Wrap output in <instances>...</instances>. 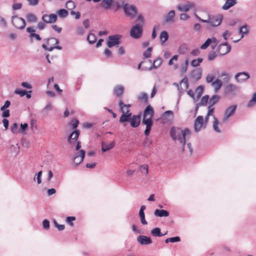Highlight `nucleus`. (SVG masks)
<instances>
[{
	"label": "nucleus",
	"instance_id": "obj_1",
	"mask_svg": "<svg viewBox=\"0 0 256 256\" xmlns=\"http://www.w3.org/2000/svg\"><path fill=\"white\" fill-rule=\"evenodd\" d=\"M171 138L182 146V151H186L190 154L192 152V148L190 143H188L185 146L186 140L190 137V132L188 128L182 130L179 128L173 127L170 130Z\"/></svg>",
	"mask_w": 256,
	"mask_h": 256
},
{
	"label": "nucleus",
	"instance_id": "obj_2",
	"mask_svg": "<svg viewBox=\"0 0 256 256\" xmlns=\"http://www.w3.org/2000/svg\"><path fill=\"white\" fill-rule=\"evenodd\" d=\"M195 16L200 22L209 24L212 26H216L220 25L222 20V15L210 16L207 20L202 19L196 14H195Z\"/></svg>",
	"mask_w": 256,
	"mask_h": 256
},
{
	"label": "nucleus",
	"instance_id": "obj_3",
	"mask_svg": "<svg viewBox=\"0 0 256 256\" xmlns=\"http://www.w3.org/2000/svg\"><path fill=\"white\" fill-rule=\"evenodd\" d=\"M11 22L12 25L18 29L22 30L26 26L25 20L18 16H12L11 18Z\"/></svg>",
	"mask_w": 256,
	"mask_h": 256
},
{
	"label": "nucleus",
	"instance_id": "obj_4",
	"mask_svg": "<svg viewBox=\"0 0 256 256\" xmlns=\"http://www.w3.org/2000/svg\"><path fill=\"white\" fill-rule=\"evenodd\" d=\"M237 106L236 105H232L226 108L224 112L222 122H227L229 118L232 116L235 113Z\"/></svg>",
	"mask_w": 256,
	"mask_h": 256
},
{
	"label": "nucleus",
	"instance_id": "obj_5",
	"mask_svg": "<svg viewBox=\"0 0 256 256\" xmlns=\"http://www.w3.org/2000/svg\"><path fill=\"white\" fill-rule=\"evenodd\" d=\"M122 38V36L118 34H115L108 36L107 41V46L111 48L113 46H118L120 43V39Z\"/></svg>",
	"mask_w": 256,
	"mask_h": 256
},
{
	"label": "nucleus",
	"instance_id": "obj_6",
	"mask_svg": "<svg viewBox=\"0 0 256 256\" xmlns=\"http://www.w3.org/2000/svg\"><path fill=\"white\" fill-rule=\"evenodd\" d=\"M123 8L126 14L131 18H134L137 13L136 8L132 5L125 4Z\"/></svg>",
	"mask_w": 256,
	"mask_h": 256
},
{
	"label": "nucleus",
	"instance_id": "obj_7",
	"mask_svg": "<svg viewBox=\"0 0 256 256\" xmlns=\"http://www.w3.org/2000/svg\"><path fill=\"white\" fill-rule=\"evenodd\" d=\"M154 115V110L152 107L150 105L148 106L144 112V116L142 122L146 121H149L150 122H152V118Z\"/></svg>",
	"mask_w": 256,
	"mask_h": 256
},
{
	"label": "nucleus",
	"instance_id": "obj_8",
	"mask_svg": "<svg viewBox=\"0 0 256 256\" xmlns=\"http://www.w3.org/2000/svg\"><path fill=\"white\" fill-rule=\"evenodd\" d=\"M142 26L139 24H136L131 29L130 34L134 38H140L142 36Z\"/></svg>",
	"mask_w": 256,
	"mask_h": 256
},
{
	"label": "nucleus",
	"instance_id": "obj_9",
	"mask_svg": "<svg viewBox=\"0 0 256 256\" xmlns=\"http://www.w3.org/2000/svg\"><path fill=\"white\" fill-rule=\"evenodd\" d=\"M230 50V46L228 44L227 42H225L218 46V52L220 55H224L229 52Z\"/></svg>",
	"mask_w": 256,
	"mask_h": 256
},
{
	"label": "nucleus",
	"instance_id": "obj_10",
	"mask_svg": "<svg viewBox=\"0 0 256 256\" xmlns=\"http://www.w3.org/2000/svg\"><path fill=\"white\" fill-rule=\"evenodd\" d=\"M86 152L83 150H80L78 152L74 158V163L75 166H78L82 162L85 156Z\"/></svg>",
	"mask_w": 256,
	"mask_h": 256
},
{
	"label": "nucleus",
	"instance_id": "obj_11",
	"mask_svg": "<svg viewBox=\"0 0 256 256\" xmlns=\"http://www.w3.org/2000/svg\"><path fill=\"white\" fill-rule=\"evenodd\" d=\"M250 77L249 74L248 72H243L236 74L234 76L236 80L238 82H242Z\"/></svg>",
	"mask_w": 256,
	"mask_h": 256
},
{
	"label": "nucleus",
	"instance_id": "obj_12",
	"mask_svg": "<svg viewBox=\"0 0 256 256\" xmlns=\"http://www.w3.org/2000/svg\"><path fill=\"white\" fill-rule=\"evenodd\" d=\"M58 19V16L56 14H44L42 16V20L47 24H52L55 22Z\"/></svg>",
	"mask_w": 256,
	"mask_h": 256
},
{
	"label": "nucleus",
	"instance_id": "obj_13",
	"mask_svg": "<svg viewBox=\"0 0 256 256\" xmlns=\"http://www.w3.org/2000/svg\"><path fill=\"white\" fill-rule=\"evenodd\" d=\"M204 124V118L201 116H198L194 121V128L196 132H198Z\"/></svg>",
	"mask_w": 256,
	"mask_h": 256
},
{
	"label": "nucleus",
	"instance_id": "obj_14",
	"mask_svg": "<svg viewBox=\"0 0 256 256\" xmlns=\"http://www.w3.org/2000/svg\"><path fill=\"white\" fill-rule=\"evenodd\" d=\"M137 241L141 245H148L152 243V240L150 237L142 235L138 236Z\"/></svg>",
	"mask_w": 256,
	"mask_h": 256
},
{
	"label": "nucleus",
	"instance_id": "obj_15",
	"mask_svg": "<svg viewBox=\"0 0 256 256\" xmlns=\"http://www.w3.org/2000/svg\"><path fill=\"white\" fill-rule=\"evenodd\" d=\"M130 126L133 128L138 127L140 122V116L139 115H132L130 120Z\"/></svg>",
	"mask_w": 256,
	"mask_h": 256
},
{
	"label": "nucleus",
	"instance_id": "obj_16",
	"mask_svg": "<svg viewBox=\"0 0 256 256\" xmlns=\"http://www.w3.org/2000/svg\"><path fill=\"white\" fill-rule=\"evenodd\" d=\"M194 6L193 3L188 2L185 4H182L178 6V9L182 12H188L190 8H194Z\"/></svg>",
	"mask_w": 256,
	"mask_h": 256
},
{
	"label": "nucleus",
	"instance_id": "obj_17",
	"mask_svg": "<svg viewBox=\"0 0 256 256\" xmlns=\"http://www.w3.org/2000/svg\"><path fill=\"white\" fill-rule=\"evenodd\" d=\"M211 86L214 88V90L217 92L222 86V82L221 80L216 78L212 84Z\"/></svg>",
	"mask_w": 256,
	"mask_h": 256
},
{
	"label": "nucleus",
	"instance_id": "obj_18",
	"mask_svg": "<svg viewBox=\"0 0 256 256\" xmlns=\"http://www.w3.org/2000/svg\"><path fill=\"white\" fill-rule=\"evenodd\" d=\"M80 135V132L78 130H74L68 136V141L69 144H72V140L77 141Z\"/></svg>",
	"mask_w": 256,
	"mask_h": 256
},
{
	"label": "nucleus",
	"instance_id": "obj_19",
	"mask_svg": "<svg viewBox=\"0 0 256 256\" xmlns=\"http://www.w3.org/2000/svg\"><path fill=\"white\" fill-rule=\"evenodd\" d=\"M154 214L159 217H167L169 216V212L164 210L156 209L154 212Z\"/></svg>",
	"mask_w": 256,
	"mask_h": 256
},
{
	"label": "nucleus",
	"instance_id": "obj_20",
	"mask_svg": "<svg viewBox=\"0 0 256 256\" xmlns=\"http://www.w3.org/2000/svg\"><path fill=\"white\" fill-rule=\"evenodd\" d=\"M114 146V142H112L110 144L102 142V152H106L107 150L113 148Z\"/></svg>",
	"mask_w": 256,
	"mask_h": 256
},
{
	"label": "nucleus",
	"instance_id": "obj_21",
	"mask_svg": "<svg viewBox=\"0 0 256 256\" xmlns=\"http://www.w3.org/2000/svg\"><path fill=\"white\" fill-rule=\"evenodd\" d=\"M119 106L120 107L122 114L131 113L129 110V108L130 106V104H124L122 101H120L119 102Z\"/></svg>",
	"mask_w": 256,
	"mask_h": 256
},
{
	"label": "nucleus",
	"instance_id": "obj_22",
	"mask_svg": "<svg viewBox=\"0 0 256 256\" xmlns=\"http://www.w3.org/2000/svg\"><path fill=\"white\" fill-rule=\"evenodd\" d=\"M236 4V0H226L222 8L224 10H228L232 6H234Z\"/></svg>",
	"mask_w": 256,
	"mask_h": 256
},
{
	"label": "nucleus",
	"instance_id": "obj_23",
	"mask_svg": "<svg viewBox=\"0 0 256 256\" xmlns=\"http://www.w3.org/2000/svg\"><path fill=\"white\" fill-rule=\"evenodd\" d=\"M167 234L166 232L165 234H162L160 232V229L159 228H156L152 229L150 231V234L156 237H160L166 235Z\"/></svg>",
	"mask_w": 256,
	"mask_h": 256
},
{
	"label": "nucleus",
	"instance_id": "obj_24",
	"mask_svg": "<svg viewBox=\"0 0 256 256\" xmlns=\"http://www.w3.org/2000/svg\"><path fill=\"white\" fill-rule=\"evenodd\" d=\"M162 63V58L160 57H158L153 62L152 66L148 68L149 70H152L153 68H156L161 66Z\"/></svg>",
	"mask_w": 256,
	"mask_h": 256
},
{
	"label": "nucleus",
	"instance_id": "obj_25",
	"mask_svg": "<svg viewBox=\"0 0 256 256\" xmlns=\"http://www.w3.org/2000/svg\"><path fill=\"white\" fill-rule=\"evenodd\" d=\"M220 124V122H218V120L214 116V120L212 122V128L214 130L218 132V133H220L222 132V130L220 128H219L218 126Z\"/></svg>",
	"mask_w": 256,
	"mask_h": 256
},
{
	"label": "nucleus",
	"instance_id": "obj_26",
	"mask_svg": "<svg viewBox=\"0 0 256 256\" xmlns=\"http://www.w3.org/2000/svg\"><path fill=\"white\" fill-rule=\"evenodd\" d=\"M175 16V12L172 10L168 12L165 17L164 22L166 23L172 22Z\"/></svg>",
	"mask_w": 256,
	"mask_h": 256
},
{
	"label": "nucleus",
	"instance_id": "obj_27",
	"mask_svg": "<svg viewBox=\"0 0 256 256\" xmlns=\"http://www.w3.org/2000/svg\"><path fill=\"white\" fill-rule=\"evenodd\" d=\"M132 115V113L122 114L120 118L119 122L120 123H124L125 122L130 121Z\"/></svg>",
	"mask_w": 256,
	"mask_h": 256
},
{
	"label": "nucleus",
	"instance_id": "obj_28",
	"mask_svg": "<svg viewBox=\"0 0 256 256\" xmlns=\"http://www.w3.org/2000/svg\"><path fill=\"white\" fill-rule=\"evenodd\" d=\"M124 91V87L121 85H118L114 88V94L118 96L122 94Z\"/></svg>",
	"mask_w": 256,
	"mask_h": 256
},
{
	"label": "nucleus",
	"instance_id": "obj_29",
	"mask_svg": "<svg viewBox=\"0 0 256 256\" xmlns=\"http://www.w3.org/2000/svg\"><path fill=\"white\" fill-rule=\"evenodd\" d=\"M168 38V34L167 32L162 31L160 35V40L162 44L165 43Z\"/></svg>",
	"mask_w": 256,
	"mask_h": 256
},
{
	"label": "nucleus",
	"instance_id": "obj_30",
	"mask_svg": "<svg viewBox=\"0 0 256 256\" xmlns=\"http://www.w3.org/2000/svg\"><path fill=\"white\" fill-rule=\"evenodd\" d=\"M26 18L28 22L35 23L38 20L36 16L32 13H28L26 16Z\"/></svg>",
	"mask_w": 256,
	"mask_h": 256
},
{
	"label": "nucleus",
	"instance_id": "obj_31",
	"mask_svg": "<svg viewBox=\"0 0 256 256\" xmlns=\"http://www.w3.org/2000/svg\"><path fill=\"white\" fill-rule=\"evenodd\" d=\"M256 106V92L253 94L251 99L246 104V107L250 108Z\"/></svg>",
	"mask_w": 256,
	"mask_h": 256
},
{
	"label": "nucleus",
	"instance_id": "obj_32",
	"mask_svg": "<svg viewBox=\"0 0 256 256\" xmlns=\"http://www.w3.org/2000/svg\"><path fill=\"white\" fill-rule=\"evenodd\" d=\"M113 4L112 0H102V6L105 10L110 9Z\"/></svg>",
	"mask_w": 256,
	"mask_h": 256
},
{
	"label": "nucleus",
	"instance_id": "obj_33",
	"mask_svg": "<svg viewBox=\"0 0 256 256\" xmlns=\"http://www.w3.org/2000/svg\"><path fill=\"white\" fill-rule=\"evenodd\" d=\"M220 97L217 94L214 95L209 100L208 104L210 106H212L216 104L220 100Z\"/></svg>",
	"mask_w": 256,
	"mask_h": 256
},
{
	"label": "nucleus",
	"instance_id": "obj_34",
	"mask_svg": "<svg viewBox=\"0 0 256 256\" xmlns=\"http://www.w3.org/2000/svg\"><path fill=\"white\" fill-rule=\"evenodd\" d=\"M142 124H145L146 126V128L144 131V134L148 137V136L149 135L152 126V122H150L147 120L145 122H142Z\"/></svg>",
	"mask_w": 256,
	"mask_h": 256
},
{
	"label": "nucleus",
	"instance_id": "obj_35",
	"mask_svg": "<svg viewBox=\"0 0 256 256\" xmlns=\"http://www.w3.org/2000/svg\"><path fill=\"white\" fill-rule=\"evenodd\" d=\"M188 51V46L186 44H184L180 45L178 49V52L180 54H184Z\"/></svg>",
	"mask_w": 256,
	"mask_h": 256
},
{
	"label": "nucleus",
	"instance_id": "obj_36",
	"mask_svg": "<svg viewBox=\"0 0 256 256\" xmlns=\"http://www.w3.org/2000/svg\"><path fill=\"white\" fill-rule=\"evenodd\" d=\"M57 14L60 18H64L68 16V12L65 9H60L57 11Z\"/></svg>",
	"mask_w": 256,
	"mask_h": 256
},
{
	"label": "nucleus",
	"instance_id": "obj_37",
	"mask_svg": "<svg viewBox=\"0 0 256 256\" xmlns=\"http://www.w3.org/2000/svg\"><path fill=\"white\" fill-rule=\"evenodd\" d=\"M10 152L14 155H16L19 152L20 148L18 144H12L10 148Z\"/></svg>",
	"mask_w": 256,
	"mask_h": 256
},
{
	"label": "nucleus",
	"instance_id": "obj_38",
	"mask_svg": "<svg viewBox=\"0 0 256 256\" xmlns=\"http://www.w3.org/2000/svg\"><path fill=\"white\" fill-rule=\"evenodd\" d=\"M239 34H241L240 38H242L244 36V34H246L248 32V30L246 25L243 26L240 28Z\"/></svg>",
	"mask_w": 256,
	"mask_h": 256
},
{
	"label": "nucleus",
	"instance_id": "obj_39",
	"mask_svg": "<svg viewBox=\"0 0 256 256\" xmlns=\"http://www.w3.org/2000/svg\"><path fill=\"white\" fill-rule=\"evenodd\" d=\"M203 60V58H198L197 59L193 60L191 62V66L193 67H196L200 65V64L202 62Z\"/></svg>",
	"mask_w": 256,
	"mask_h": 256
},
{
	"label": "nucleus",
	"instance_id": "obj_40",
	"mask_svg": "<svg viewBox=\"0 0 256 256\" xmlns=\"http://www.w3.org/2000/svg\"><path fill=\"white\" fill-rule=\"evenodd\" d=\"M87 40L89 44H93L96 40V36L94 34H89L87 37Z\"/></svg>",
	"mask_w": 256,
	"mask_h": 256
},
{
	"label": "nucleus",
	"instance_id": "obj_41",
	"mask_svg": "<svg viewBox=\"0 0 256 256\" xmlns=\"http://www.w3.org/2000/svg\"><path fill=\"white\" fill-rule=\"evenodd\" d=\"M209 96L208 95H206L204 96L202 99L200 100L199 103H198V105H200V106H206L207 103H208Z\"/></svg>",
	"mask_w": 256,
	"mask_h": 256
},
{
	"label": "nucleus",
	"instance_id": "obj_42",
	"mask_svg": "<svg viewBox=\"0 0 256 256\" xmlns=\"http://www.w3.org/2000/svg\"><path fill=\"white\" fill-rule=\"evenodd\" d=\"M11 130L14 134L20 133V128H18V124L16 123H14L12 125Z\"/></svg>",
	"mask_w": 256,
	"mask_h": 256
},
{
	"label": "nucleus",
	"instance_id": "obj_43",
	"mask_svg": "<svg viewBox=\"0 0 256 256\" xmlns=\"http://www.w3.org/2000/svg\"><path fill=\"white\" fill-rule=\"evenodd\" d=\"M42 171H40L38 173H36L34 177V180H36L38 184H40L42 183Z\"/></svg>",
	"mask_w": 256,
	"mask_h": 256
},
{
	"label": "nucleus",
	"instance_id": "obj_44",
	"mask_svg": "<svg viewBox=\"0 0 256 256\" xmlns=\"http://www.w3.org/2000/svg\"><path fill=\"white\" fill-rule=\"evenodd\" d=\"M42 46L44 50H48V51H52L54 48L58 49V50H61L62 49V47L60 46H51L48 48L46 44H43L42 45Z\"/></svg>",
	"mask_w": 256,
	"mask_h": 256
},
{
	"label": "nucleus",
	"instance_id": "obj_45",
	"mask_svg": "<svg viewBox=\"0 0 256 256\" xmlns=\"http://www.w3.org/2000/svg\"><path fill=\"white\" fill-rule=\"evenodd\" d=\"M152 50V47H149L146 51L144 52L143 56L144 58H149L151 56Z\"/></svg>",
	"mask_w": 256,
	"mask_h": 256
},
{
	"label": "nucleus",
	"instance_id": "obj_46",
	"mask_svg": "<svg viewBox=\"0 0 256 256\" xmlns=\"http://www.w3.org/2000/svg\"><path fill=\"white\" fill-rule=\"evenodd\" d=\"M138 215L141 223L144 225L147 224L148 222L145 219L144 212H139Z\"/></svg>",
	"mask_w": 256,
	"mask_h": 256
},
{
	"label": "nucleus",
	"instance_id": "obj_47",
	"mask_svg": "<svg viewBox=\"0 0 256 256\" xmlns=\"http://www.w3.org/2000/svg\"><path fill=\"white\" fill-rule=\"evenodd\" d=\"M148 168L147 164H144L140 166L139 170L141 172L144 174L145 175H147L148 174Z\"/></svg>",
	"mask_w": 256,
	"mask_h": 256
},
{
	"label": "nucleus",
	"instance_id": "obj_48",
	"mask_svg": "<svg viewBox=\"0 0 256 256\" xmlns=\"http://www.w3.org/2000/svg\"><path fill=\"white\" fill-rule=\"evenodd\" d=\"M14 92L15 94H18L22 97L26 95V90L20 88H16Z\"/></svg>",
	"mask_w": 256,
	"mask_h": 256
},
{
	"label": "nucleus",
	"instance_id": "obj_49",
	"mask_svg": "<svg viewBox=\"0 0 256 256\" xmlns=\"http://www.w3.org/2000/svg\"><path fill=\"white\" fill-rule=\"evenodd\" d=\"M28 128V124L26 123L21 124L20 128V133L22 134H26V131Z\"/></svg>",
	"mask_w": 256,
	"mask_h": 256
},
{
	"label": "nucleus",
	"instance_id": "obj_50",
	"mask_svg": "<svg viewBox=\"0 0 256 256\" xmlns=\"http://www.w3.org/2000/svg\"><path fill=\"white\" fill-rule=\"evenodd\" d=\"M211 44V40L210 38H208L206 41L201 46L200 48L202 50L206 49L210 44Z\"/></svg>",
	"mask_w": 256,
	"mask_h": 256
},
{
	"label": "nucleus",
	"instance_id": "obj_51",
	"mask_svg": "<svg viewBox=\"0 0 256 256\" xmlns=\"http://www.w3.org/2000/svg\"><path fill=\"white\" fill-rule=\"evenodd\" d=\"M195 92L197 94V98H199L203 93V88L202 86H199L195 91Z\"/></svg>",
	"mask_w": 256,
	"mask_h": 256
},
{
	"label": "nucleus",
	"instance_id": "obj_52",
	"mask_svg": "<svg viewBox=\"0 0 256 256\" xmlns=\"http://www.w3.org/2000/svg\"><path fill=\"white\" fill-rule=\"evenodd\" d=\"M226 89L228 92H232L236 90V86L233 84H230L226 86Z\"/></svg>",
	"mask_w": 256,
	"mask_h": 256
},
{
	"label": "nucleus",
	"instance_id": "obj_53",
	"mask_svg": "<svg viewBox=\"0 0 256 256\" xmlns=\"http://www.w3.org/2000/svg\"><path fill=\"white\" fill-rule=\"evenodd\" d=\"M59 42L58 40L56 38H50L48 39V44H57Z\"/></svg>",
	"mask_w": 256,
	"mask_h": 256
},
{
	"label": "nucleus",
	"instance_id": "obj_54",
	"mask_svg": "<svg viewBox=\"0 0 256 256\" xmlns=\"http://www.w3.org/2000/svg\"><path fill=\"white\" fill-rule=\"evenodd\" d=\"M214 79V76L212 74H208L206 77V82L207 83H212Z\"/></svg>",
	"mask_w": 256,
	"mask_h": 256
},
{
	"label": "nucleus",
	"instance_id": "obj_55",
	"mask_svg": "<svg viewBox=\"0 0 256 256\" xmlns=\"http://www.w3.org/2000/svg\"><path fill=\"white\" fill-rule=\"evenodd\" d=\"M75 220L76 218L74 216H68L66 219V222L70 226H72L74 224L72 222Z\"/></svg>",
	"mask_w": 256,
	"mask_h": 256
},
{
	"label": "nucleus",
	"instance_id": "obj_56",
	"mask_svg": "<svg viewBox=\"0 0 256 256\" xmlns=\"http://www.w3.org/2000/svg\"><path fill=\"white\" fill-rule=\"evenodd\" d=\"M138 98L140 100H143L146 102L148 100V95L146 93L142 92L138 96Z\"/></svg>",
	"mask_w": 256,
	"mask_h": 256
},
{
	"label": "nucleus",
	"instance_id": "obj_57",
	"mask_svg": "<svg viewBox=\"0 0 256 256\" xmlns=\"http://www.w3.org/2000/svg\"><path fill=\"white\" fill-rule=\"evenodd\" d=\"M22 7L21 3H14L12 4V9L14 10H20Z\"/></svg>",
	"mask_w": 256,
	"mask_h": 256
},
{
	"label": "nucleus",
	"instance_id": "obj_58",
	"mask_svg": "<svg viewBox=\"0 0 256 256\" xmlns=\"http://www.w3.org/2000/svg\"><path fill=\"white\" fill-rule=\"evenodd\" d=\"M43 228L46 230H48L50 228V222L48 220H44L42 222Z\"/></svg>",
	"mask_w": 256,
	"mask_h": 256
},
{
	"label": "nucleus",
	"instance_id": "obj_59",
	"mask_svg": "<svg viewBox=\"0 0 256 256\" xmlns=\"http://www.w3.org/2000/svg\"><path fill=\"white\" fill-rule=\"evenodd\" d=\"M214 108L212 106H208V116H212L214 115Z\"/></svg>",
	"mask_w": 256,
	"mask_h": 256
},
{
	"label": "nucleus",
	"instance_id": "obj_60",
	"mask_svg": "<svg viewBox=\"0 0 256 256\" xmlns=\"http://www.w3.org/2000/svg\"><path fill=\"white\" fill-rule=\"evenodd\" d=\"M75 6L74 2L72 1H68L66 4V7L69 9H72Z\"/></svg>",
	"mask_w": 256,
	"mask_h": 256
},
{
	"label": "nucleus",
	"instance_id": "obj_61",
	"mask_svg": "<svg viewBox=\"0 0 256 256\" xmlns=\"http://www.w3.org/2000/svg\"><path fill=\"white\" fill-rule=\"evenodd\" d=\"M217 56L216 52H210L208 56V59L209 60H214Z\"/></svg>",
	"mask_w": 256,
	"mask_h": 256
},
{
	"label": "nucleus",
	"instance_id": "obj_62",
	"mask_svg": "<svg viewBox=\"0 0 256 256\" xmlns=\"http://www.w3.org/2000/svg\"><path fill=\"white\" fill-rule=\"evenodd\" d=\"M210 39L211 40V44H212V46L213 48H214V47L216 46L218 44V41L215 38H212Z\"/></svg>",
	"mask_w": 256,
	"mask_h": 256
},
{
	"label": "nucleus",
	"instance_id": "obj_63",
	"mask_svg": "<svg viewBox=\"0 0 256 256\" xmlns=\"http://www.w3.org/2000/svg\"><path fill=\"white\" fill-rule=\"evenodd\" d=\"M10 102L9 100H6L4 104L0 108L1 110H4L10 106Z\"/></svg>",
	"mask_w": 256,
	"mask_h": 256
},
{
	"label": "nucleus",
	"instance_id": "obj_64",
	"mask_svg": "<svg viewBox=\"0 0 256 256\" xmlns=\"http://www.w3.org/2000/svg\"><path fill=\"white\" fill-rule=\"evenodd\" d=\"M21 85L22 87L28 89H32V86L28 82H23Z\"/></svg>",
	"mask_w": 256,
	"mask_h": 256
}]
</instances>
